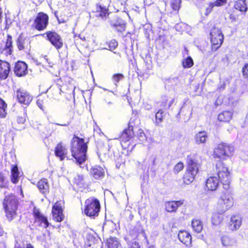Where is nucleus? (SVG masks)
Masks as SVG:
<instances>
[{
    "instance_id": "nucleus-18",
    "label": "nucleus",
    "mask_w": 248,
    "mask_h": 248,
    "mask_svg": "<svg viewBox=\"0 0 248 248\" xmlns=\"http://www.w3.org/2000/svg\"><path fill=\"white\" fill-rule=\"evenodd\" d=\"M185 200L166 201L164 203L165 211L168 213H176L178 209L184 203Z\"/></svg>"
},
{
    "instance_id": "nucleus-51",
    "label": "nucleus",
    "mask_w": 248,
    "mask_h": 248,
    "mask_svg": "<svg viewBox=\"0 0 248 248\" xmlns=\"http://www.w3.org/2000/svg\"><path fill=\"white\" fill-rule=\"evenodd\" d=\"M243 78L248 80V63H246L243 65L241 70Z\"/></svg>"
},
{
    "instance_id": "nucleus-25",
    "label": "nucleus",
    "mask_w": 248,
    "mask_h": 248,
    "mask_svg": "<svg viewBox=\"0 0 248 248\" xmlns=\"http://www.w3.org/2000/svg\"><path fill=\"white\" fill-rule=\"evenodd\" d=\"M198 174V173L186 169L182 177L183 183L185 185H189L195 180Z\"/></svg>"
},
{
    "instance_id": "nucleus-45",
    "label": "nucleus",
    "mask_w": 248,
    "mask_h": 248,
    "mask_svg": "<svg viewBox=\"0 0 248 248\" xmlns=\"http://www.w3.org/2000/svg\"><path fill=\"white\" fill-rule=\"evenodd\" d=\"M124 76L122 73H115L112 76L111 79L114 84L117 85L121 80H123Z\"/></svg>"
},
{
    "instance_id": "nucleus-36",
    "label": "nucleus",
    "mask_w": 248,
    "mask_h": 248,
    "mask_svg": "<svg viewBox=\"0 0 248 248\" xmlns=\"http://www.w3.org/2000/svg\"><path fill=\"white\" fill-rule=\"evenodd\" d=\"M74 184L78 189L84 188L86 185L84 177L83 175H78L74 179Z\"/></svg>"
},
{
    "instance_id": "nucleus-58",
    "label": "nucleus",
    "mask_w": 248,
    "mask_h": 248,
    "mask_svg": "<svg viewBox=\"0 0 248 248\" xmlns=\"http://www.w3.org/2000/svg\"><path fill=\"white\" fill-rule=\"evenodd\" d=\"M229 18L232 21H235L238 18V15L234 12H232L230 13Z\"/></svg>"
},
{
    "instance_id": "nucleus-48",
    "label": "nucleus",
    "mask_w": 248,
    "mask_h": 248,
    "mask_svg": "<svg viewBox=\"0 0 248 248\" xmlns=\"http://www.w3.org/2000/svg\"><path fill=\"white\" fill-rule=\"evenodd\" d=\"M221 242L223 245L226 247L232 246L233 244L232 239L226 235H224L221 237Z\"/></svg>"
},
{
    "instance_id": "nucleus-43",
    "label": "nucleus",
    "mask_w": 248,
    "mask_h": 248,
    "mask_svg": "<svg viewBox=\"0 0 248 248\" xmlns=\"http://www.w3.org/2000/svg\"><path fill=\"white\" fill-rule=\"evenodd\" d=\"M164 112L162 109H159L155 115V123L158 125L161 123L164 118Z\"/></svg>"
},
{
    "instance_id": "nucleus-53",
    "label": "nucleus",
    "mask_w": 248,
    "mask_h": 248,
    "mask_svg": "<svg viewBox=\"0 0 248 248\" xmlns=\"http://www.w3.org/2000/svg\"><path fill=\"white\" fill-rule=\"evenodd\" d=\"M118 45L117 41L114 39L110 40L108 43V47L110 50L115 49L117 47Z\"/></svg>"
},
{
    "instance_id": "nucleus-60",
    "label": "nucleus",
    "mask_w": 248,
    "mask_h": 248,
    "mask_svg": "<svg viewBox=\"0 0 248 248\" xmlns=\"http://www.w3.org/2000/svg\"><path fill=\"white\" fill-rule=\"evenodd\" d=\"M17 121L19 124H24L26 122V117L24 115L19 116L17 118Z\"/></svg>"
},
{
    "instance_id": "nucleus-47",
    "label": "nucleus",
    "mask_w": 248,
    "mask_h": 248,
    "mask_svg": "<svg viewBox=\"0 0 248 248\" xmlns=\"http://www.w3.org/2000/svg\"><path fill=\"white\" fill-rule=\"evenodd\" d=\"M181 3V0H171L170 6L174 11L178 12L180 9Z\"/></svg>"
},
{
    "instance_id": "nucleus-4",
    "label": "nucleus",
    "mask_w": 248,
    "mask_h": 248,
    "mask_svg": "<svg viewBox=\"0 0 248 248\" xmlns=\"http://www.w3.org/2000/svg\"><path fill=\"white\" fill-rule=\"evenodd\" d=\"M234 152V148L232 144L221 142L214 148L212 155L215 159L224 160L231 158Z\"/></svg>"
},
{
    "instance_id": "nucleus-27",
    "label": "nucleus",
    "mask_w": 248,
    "mask_h": 248,
    "mask_svg": "<svg viewBox=\"0 0 248 248\" xmlns=\"http://www.w3.org/2000/svg\"><path fill=\"white\" fill-rule=\"evenodd\" d=\"M37 187L40 192L44 195L49 192V186L46 178L40 179L37 183Z\"/></svg>"
},
{
    "instance_id": "nucleus-42",
    "label": "nucleus",
    "mask_w": 248,
    "mask_h": 248,
    "mask_svg": "<svg viewBox=\"0 0 248 248\" xmlns=\"http://www.w3.org/2000/svg\"><path fill=\"white\" fill-rule=\"evenodd\" d=\"M229 169L228 167L223 162L222 160H219L216 164V171L217 173L220 171L226 170Z\"/></svg>"
},
{
    "instance_id": "nucleus-20",
    "label": "nucleus",
    "mask_w": 248,
    "mask_h": 248,
    "mask_svg": "<svg viewBox=\"0 0 248 248\" xmlns=\"http://www.w3.org/2000/svg\"><path fill=\"white\" fill-rule=\"evenodd\" d=\"M14 71L17 77L25 76L28 72V65L24 62L18 61L15 63Z\"/></svg>"
},
{
    "instance_id": "nucleus-19",
    "label": "nucleus",
    "mask_w": 248,
    "mask_h": 248,
    "mask_svg": "<svg viewBox=\"0 0 248 248\" xmlns=\"http://www.w3.org/2000/svg\"><path fill=\"white\" fill-rule=\"evenodd\" d=\"M55 155L63 161L67 157L68 150L66 145L62 141L59 142L54 148Z\"/></svg>"
},
{
    "instance_id": "nucleus-35",
    "label": "nucleus",
    "mask_w": 248,
    "mask_h": 248,
    "mask_svg": "<svg viewBox=\"0 0 248 248\" xmlns=\"http://www.w3.org/2000/svg\"><path fill=\"white\" fill-rule=\"evenodd\" d=\"M191 226L193 231L196 233L201 232L203 228L202 221L197 218H194L192 220Z\"/></svg>"
},
{
    "instance_id": "nucleus-55",
    "label": "nucleus",
    "mask_w": 248,
    "mask_h": 248,
    "mask_svg": "<svg viewBox=\"0 0 248 248\" xmlns=\"http://www.w3.org/2000/svg\"><path fill=\"white\" fill-rule=\"evenodd\" d=\"M213 3L215 6L220 7L226 4L227 3V0H216Z\"/></svg>"
},
{
    "instance_id": "nucleus-22",
    "label": "nucleus",
    "mask_w": 248,
    "mask_h": 248,
    "mask_svg": "<svg viewBox=\"0 0 248 248\" xmlns=\"http://www.w3.org/2000/svg\"><path fill=\"white\" fill-rule=\"evenodd\" d=\"M74 41L77 46H85L89 42L90 37L86 33L82 32L78 34H74Z\"/></svg>"
},
{
    "instance_id": "nucleus-14",
    "label": "nucleus",
    "mask_w": 248,
    "mask_h": 248,
    "mask_svg": "<svg viewBox=\"0 0 248 248\" xmlns=\"http://www.w3.org/2000/svg\"><path fill=\"white\" fill-rule=\"evenodd\" d=\"M16 97L20 104L25 105H29L33 99L32 95L29 92L21 88L16 91Z\"/></svg>"
},
{
    "instance_id": "nucleus-59",
    "label": "nucleus",
    "mask_w": 248,
    "mask_h": 248,
    "mask_svg": "<svg viewBox=\"0 0 248 248\" xmlns=\"http://www.w3.org/2000/svg\"><path fill=\"white\" fill-rule=\"evenodd\" d=\"M128 248H141V247L139 243L134 241L129 245Z\"/></svg>"
},
{
    "instance_id": "nucleus-38",
    "label": "nucleus",
    "mask_w": 248,
    "mask_h": 248,
    "mask_svg": "<svg viewBox=\"0 0 248 248\" xmlns=\"http://www.w3.org/2000/svg\"><path fill=\"white\" fill-rule=\"evenodd\" d=\"M120 244L116 237H109L107 239L106 246L108 248H118Z\"/></svg>"
},
{
    "instance_id": "nucleus-63",
    "label": "nucleus",
    "mask_w": 248,
    "mask_h": 248,
    "mask_svg": "<svg viewBox=\"0 0 248 248\" xmlns=\"http://www.w3.org/2000/svg\"><path fill=\"white\" fill-rule=\"evenodd\" d=\"M248 125V111L247 112L245 118L244 119V122H243V125L242 126L243 127H244Z\"/></svg>"
},
{
    "instance_id": "nucleus-24",
    "label": "nucleus",
    "mask_w": 248,
    "mask_h": 248,
    "mask_svg": "<svg viewBox=\"0 0 248 248\" xmlns=\"http://www.w3.org/2000/svg\"><path fill=\"white\" fill-rule=\"evenodd\" d=\"M179 240L186 246H190L192 243V237L190 233L185 230L180 231L178 235Z\"/></svg>"
},
{
    "instance_id": "nucleus-17",
    "label": "nucleus",
    "mask_w": 248,
    "mask_h": 248,
    "mask_svg": "<svg viewBox=\"0 0 248 248\" xmlns=\"http://www.w3.org/2000/svg\"><path fill=\"white\" fill-rule=\"evenodd\" d=\"M4 46H0V53L5 56L11 55L13 53V37L10 34L6 35L5 41H4Z\"/></svg>"
},
{
    "instance_id": "nucleus-62",
    "label": "nucleus",
    "mask_w": 248,
    "mask_h": 248,
    "mask_svg": "<svg viewBox=\"0 0 248 248\" xmlns=\"http://www.w3.org/2000/svg\"><path fill=\"white\" fill-rule=\"evenodd\" d=\"M184 111H185V110L183 109V108H181L178 114V115H179L180 116V117H182L184 119H186L187 118H188L189 116H188L185 117V116L183 115V113L184 112Z\"/></svg>"
},
{
    "instance_id": "nucleus-44",
    "label": "nucleus",
    "mask_w": 248,
    "mask_h": 248,
    "mask_svg": "<svg viewBox=\"0 0 248 248\" xmlns=\"http://www.w3.org/2000/svg\"><path fill=\"white\" fill-rule=\"evenodd\" d=\"M9 182L4 176V174L0 172V188H9Z\"/></svg>"
},
{
    "instance_id": "nucleus-52",
    "label": "nucleus",
    "mask_w": 248,
    "mask_h": 248,
    "mask_svg": "<svg viewBox=\"0 0 248 248\" xmlns=\"http://www.w3.org/2000/svg\"><path fill=\"white\" fill-rule=\"evenodd\" d=\"M46 98L47 97L45 96H40L38 98L36 103L40 108H42L44 107V105L46 102Z\"/></svg>"
},
{
    "instance_id": "nucleus-46",
    "label": "nucleus",
    "mask_w": 248,
    "mask_h": 248,
    "mask_svg": "<svg viewBox=\"0 0 248 248\" xmlns=\"http://www.w3.org/2000/svg\"><path fill=\"white\" fill-rule=\"evenodd\" d=\"M168 100L165 98L163 99L161 103V106L165 109H169L174 101V98H172L167 103Z\"/></svg>"
},
{
    "instance_id": "nucleus-56",
    "label": "nucleus",
    "mask_w": 248,
    "mask_h": 248,
    "mask_svg": "<svg viewBox=\"0 0 248 248\" xmlns=\"http://www.w3.org/2000/svg\"><path fill=\"white\" fill-rule=\"evenodd\" d=\"M215 7L213 2H210L208 6L206 8L205 15L206 16L209 15L213 10V8Z\"/></svg>"
},
{
    "instance_id": "nucleus-32",
    "label": "nucleus",
    "mask_w": 248,
    "mask_h": 248,
    "mask_svg": "<svg viewBox=\"0 0 248 248\" xmlns=\"http://www.w3.org/2000/svg\"><path fill=\"white\" fill-rule=\"evenodd\" d=\"M233 113L230 110H225L220 113L217 116L218 120L220 122L229 123L232 118Z\"/></svg>"
},
{
    "instance_id": "nucleus-1",
    "label": "nucleus",
    "mask_w": 248,
    "mask_h": 248,
    "mask_svg": "<svg viewBox=\"0 0 248 248\" xmlns=\"http://www.w3.org/2000/svg\"><path fill=\"white\" fill-rule=\"evenodd\" d=\"M89 142V138L83 136L79 137L76 134L73 135L70 142V151L72 156L79 165L87 159Z\"/></svg>"
},
{
    "instance_id": "nucleus-30",
    "label": "nucleus",
    "mask_w": 248,
    "mask_h": 248,
    "mask_svg": "<svg viewBox=\"0 0 248 248\" xmlns=\"http://www.w3.org/2000/svg\"><path fill=\"white\" fill-rule=\"evenodd\" d=\"M131 235H132L135 239H138L140 235H142L144 237H146L144 230L140 224L137 225L130 231Z\"/></svg>"
},
{
    "instance_id": "nucleus-37",
    "label": "nucleus",
    "mask_w": 248,
    "mask_h": 248,
    "mask_svg": "<svg viewBox=\"0 0 248 248\" xmlns=\"http://www.w3.org/2000/svg\"><path fill=\"white\" fill-rule=\"evenodd\" d=\"M208 138L207 133L205 131H200L195 136V141L198 144L205 143Z\"/></svg>"
},
{
    "instance_id": "nucleus-2",
    "label": "nucleus",
    "mask_w": 248,
    "mask_h": 248,
    "mask_svg": "<svg viewBox=\"0 0 248 248\" xmlns=\"http://www.w3.org/2000/svg\"><path fill=\"white\" fill-rule=\"evenodd\" d=\"M18 204V198L14 194H10L4 197L2 205L5 216L9 221H12L16 216Z\"/></svg>"
},
{
    "instance_id": "nucleus-61",
    "label": "nucleus",
    "mask_w": 248,
    "mask_h": 248,
    "mask_svg": "<svg viewBox=\"0 0 248 248\" xmlns=\"http://www.w3.org/2000/svg\"><path fill=\"white\" fill-rule=\"evenodd\" d=\"M222 103H223L222 98L220 97H217V100H216V101L215 102V104L217 106L221 105Z\"/></svg>"
},
{
    "instance_id": "nucleus-13",
    "label": "nucleus",
    "mask_w": 248,
    "mask_h": 248,
    "mask_svg": "<svg viewBox=\"0 0 248 248\" xmlns=\"http://www.w3.org/2000/svg\"><path fill=\"white\" fill-rule=\"evenodd\" d=\"M201 166L197 155L196 154H190L186 158V169L199 173Z\"/></svg>"
},
{
    "instance_id": "nucleus-15",
    "label": "nucleus",
    "mask_w": 248,
    "mask_h": 248,
    "mask_svg": "<svg viewBox=\"0 0 248 248\" xmlns=\"http://www.w3.org/2000/svg\"><path fill=\"white\" fill-rule=\"evenodd\" d=\"M11 72V68L10 63L0 59V87L2 85V82L9 77Z\"/></svg>"
},
{
    "instance_id": "nucleus-23",
    "label": "nucleus",
    "mask_w": 248,
    "mask_h": 248,
    "mask_svg": "<svg viewBox=\"0 0 248 248\" xmlns=\"http://www.w3.org/2000/svg\"><path fill=\"white\" fill-rule=\"evenodd\" d=\"M219 179L213 176L209 177L206 181L205 186L208 190L215 191L219 186Z\"/></svg>"
},
{
    "instance_id": "nucleus-8",
    "label": "nucleus",
    "mask_w": 248,
    "mask_h": 248,
    "mask_svg": "<svg viewBox=\"0 0 248 248\" xmlns=\"http://www.w3.org/2000/svg\"><path fill=\"white\" fill-rule=\"evenodd\" d=\"M210 35L211 50L216 51L221 46L224 41V35L220 29L214 27L210 31Z\"/></svg>"
},
{
    "instance_id": "nucleus-57",
    "label": "nucleus",
    "mask_w": 248,
    "mask_h": 248,
    "mask_svg": "<svg viewBox=\"0 0 248 248\" xmlns=\"http://www.w3.org/2000/svg\"><path fill=\"white\" fill-rule=\"evenodd\" d=\"M212 221L214 224L217 225L221 221V219L217 215H214L212 218Z\"/></svg>"
},
{
    "instance_id": "nucleus-64",
    "label": "nucleus",
    "mask_w": 248,
    "mask_h": 248,
    "mask_svg": "<svg viewBox=\"0 0 248 248\" xmlns=\"http://www.w3.org/2000/svg\"><path fill=\"white\" fill-rule=\"evenodd\" d=\"M15 248H35L31 243H29L26 245V246L25 247H15Z\"/></svg>"
},
{
    "instance_id": "nucleus-33",
    "label": "nucleus",
    "mask_w": 248,
    "mask_h": 248,
    "mask_svg": "<svg viewBox=\"0 0 248 248\" xmlns=\"http://www.w3.org/2000/svg\"><path fill=\"white\" fill-rule=\"evenodd\" d=\"M19 172L16 164L12 166L11 169L10 179L12 183L17 184L19 180Z\"/></svg>"
},
{
    "instance_id": "nucleus-34",
    "label": "nucleus",
    "mask_w": 248,
    "mask_h": 248,
    "mask_svg": "<svg viewBox=\"0 0 248 248\" xmlns=\"http://www.w3.org/2000/svg\"><path fill=\"white\" fill-rule=\"evenodd\" d=\"M96 13H98V16L102 18H106L109 15L108 9L106 6H103L100 4L96 5Z\"/></svg>"
},
{
    "instance_id": "nucleus-28",
    "label": "nucleus",
    "mask_w": 248,
    "mask_h": 248,
    "mask_svg": "<svg viewBox=\"0 0 248 248\" xmlns=\"http://www.w3.org/2000/svg\"><path fill=\"white\" fill-rule=\"evenodd\" d=\"M140 124L139 113L137 111H133L131 117L128 122V127L133 129L134 127H138Z\"/></svg>"
},
{
    "instance_id": "nucleus-3",
    "label": "nucleus",
    "mask_w": 248,
    "mask_h": 248,
    "mask_svg": "<svg viewBox=\"0 0 248 248\" xmlns=\"http://www.w3.org/2000/svg\"><path fill=\"white\" fill-rule=\"evenodd\" d=\"M100 210V201L97 198L92 196L85 200L82 212L86 216L94 219L99 216Z\"/></svg>"
},
{
    "instance_id": "nucleus-54",
    "label": "nucleus",
    "mask_w": 248,
    "mask_h": 248,
    "mask_svg": "<svg viewBox=\"0 0 248 248\" xmlns=\"http://www.w3.org/2000/svg\"><path fill=\"white\" fill-rule=\"evenodd\" d=\"M138 136L139 140L141 141H143L144 140H147V137H146L145 134L143 131V130H142L141 129H140L139 130V132L138 133Z\"/></svg>"
},
{
    "instance_id": "nucleus-21",
    "label": "nucleus",
    "mask_w": 248,
    "mask_h": 248,
    "mask_svg": "<svg viewBox=\"0 0 248 248\" xmlns=\"http://www.w3.org/2000/svg\"><path fill=\"white\" fill-rule=\"evenodd\" d=\"M17 47L19 51H29L31 47L29 38L19 36L16 40Z\"/></svg>"
},
{
    "instance_id": "nucleus-26",
    "label": "nucleus",
    "mask_w": 248,
    "mask_h": 248,
    "mask_svg": "<svg viewBox=\"0 0 248 248\" xmlns=\"http://www.w3.org/2000/svg\"><path fill=\"white\" fill-rule=\"evenodd\" d=\"M90 173L95 179H101L105 175L104 169L101 167L98 166H95L91 168Z\"/></svg>"
},
{
    "instance_id": "nucleus-50",
    "label": "nucleus",
    "mask_w": 248,
    "mask_h": 248,
    "mask_svg": "<svg viewBox=\"0 0 248 248\" xmlns=\"http://www.w3.org/2000/svg\"><path fill=\"white\" fill-rule=\"evenodd\" d=\"M112 26L118 32L123 33L125 31L126 24L125 23L114 24L112 25Z\"/></svg>"
},
{
    "instance_id": "nucleus-31",
    "label": "nucleus",
    "mask_w": 248,
    "mask_h": 248,
    "mask_svg": "<svg viewBox=\"0 0 248 248\" xmlns=\"http://www.w3.org/2000/svg\"><path fill=\"white\" fill-rule=\"evenodd\" d=\"M103 243L100 239H95L94 238L89 240L81 248H101Z\"/></svg>"
},
{
    "instance_id": "nucleus-11",
    "label": "nucleus",
    "mask_w": 248,
    "mask_h": 248,
    "mask_svg": "<svg viewBox=\"0 0 248 248\" xmlns=\"http://www.w3.org/2000/svg\"><path fill=\"white\" fill-rule=\"evenodd\" d=\"M32 216L33 217V223L35 226L46 229L50 223L47 217L42 213L39 209L34 208L32 211Z\"/></svg>"
},
{
    "instance_id": "nucleus-29",
    "label": "nucleus",
    "mask_w": 248,
    "mask_h": 248,
    "mask_svg": "<svg viewBox=\"0 0 248 248\" xmlns=\"http://www.w3.org/2000/svg\"><path fill=\"white\" fill-rule=\"evenodd\" d=\"M241 225V220L238 216L234 215L231 218L229 225V229L232 231H235L239 228Z\"/></svg>"
},
{
    "instance_id": "nucleus-16",
    "label": "nucleus",
    "mask_w": 248,
    "mask_h": 248,
    "mask_svg": "<svg viewBox=\"0 0 248 248\" xmlns=\"http://www.w3.org/2000/svg\"><path fill=\"white\" fill-rule=\"evenodd\" d=\"M217 174L221 183L222 184L223 188L226 190H229L231 182V172L229 169L220 171Z\"/></svg>"
},
{
    "instance_id": "nucleus-6",
    "label": "nucleus",
    "mask_w": 248,
    "mask_h": 248,
    "mask_svg": "<svg viewBox=\"0 0 248 248\" xmlns=\"http://www.w3.org/2000/svg\"><path fill=\"white\" fill-rule=\"evenodd\" d=\"M234 200L232 193L229 191L224 192L218 200L217 209L220 213H224L233 205Z\"/></svg>"
},
{
    "instance_id": "nucleus-12",
    "label": "nucleus",
    "mask_w": 248,
    "mask_h": 248,
    "mask_svg": "<svg viewBox=\"0 0 248 248\" xmlns=\"http://www.w3.org/2000/svg\"><path fill=\"white\" fill-rule=\"evenodd\" d=\"M53 90H56L59 94L62 93L73 94L75 86L70 83H63L61 78L56 80L55 86L52 87Z\"/></svg>"
},
{
    "instance_id": "nucleus-10",
    "label": "nucleus",
    "mask_w": 248,
    "mask_h": 248,
    "mask_svg": "<svg viewBox=\"0 0 248 248\" xmlns=\"http://www.w3.org/2000/svg\"><path fill=\"white\" fill-rule=\"evenodd\" d=\"M64 203L63 199L60 200L56 201L52 207V217L55 222H61L64 220V215L63 212Z\"/></svg>"
},
{
    "instance_id": "nucleus-40",
    "label": "nucleus",
    "mask_w": 248,
    "mask_h": 248,
    "mask_svg": "<svg viewBox=\"0 0 248 248\" xmlns=\"http://www.w3.org/2000/svg\"><path fill=\"white\" fill-rule=\"evenodd\" d=\"M234 8L241 12H246L248 10L245 0H237L234 4Z\"/></svg>"
},
{
    "instance_id": "nucleus-49",
    "label": "nucleus",
    "mask_w": 248,
    "mask_h": 248,
    "mask_svg": "<svg viewBox=\"0 0 248 248\" xmlns=\"http://www.w3.org/2000/svg\"><path fill=\"white\" fill-rule=\"evenodd\" d=\"M184 168V163L182 161H179L174 166L173 168V171L175 174H177L182 171Z\"/></svg>"
},
{
    "instance_id": "nucleus-9",
    "label": "nucleus",
    "mask_w": 248,
    "mask_h": 248,
    "mask_svg": "<svg viewBox=\"0 0 248 248\" xmlns=\"http://www.w3.org/2000/svg\"><path fill=\"white\" fill-rule=\"evenodd\" d=\"M40 35L44 37L56 49H60L63 47V40L57 32L49 30Z\"/></svg>"
},
{
    "instance_id": "nucleus-7",
    "label": "nucleus",
    "mask_w": 248,
    "mask_h": 248,
    "mask_svg": "<svg viewBox=\"0 0 248 248\" xmlns=\"http://www.w3.org/2000/svg\"><path fill=\"white\" fill-rule=\"evenodd\" d=\"M49 22L48 15L43 12H40L35 16L31 27L33 30L38 31H43L47 29Z\"/></svg>"
},
{
    "instance_id": "nucleus-5",
    "label": "nucleus",
    "mask_w": 248,
    "mask_h": 248,
    "mask_svg": "<svg viewBox=\"0 0 248 248\" xmlns=\"http://www.w3.org/2000/svg\"><path fill=\"white\" fill-rule=\"evenodd\" d=\"M134 137L135 134L132 128L127 127L121 132L118 139L123 149L131 150L135 147Z\"/></svg>"
},
{
    "instance_id": "nucleus-41",
    "label": "nucleus",
    "mask_w": 248,
    "mask_h": 248,
    "mask_svg": "<svg viewBox=\"0 0 248 248\" xmlns=\"http://www.w3.org/2000/svg\"><path fill=\"white\" fill-rule=\"evenodd\" d=\"M182 65L184 68H189L194 65V62L190 56H188L184 59L182 61Z\"/></svg>"
},
{
    "instance_id": "nucleus-39",
    "label": "nucleus",
    "mask_w": 248,
    "mask_h": 248,
    "mask_svg": "<svg viewBox=\"0 0 248 248\" xmlns=\"http://www.w3.org/2000/svg\"><path fill=\"white\" fill-rule=\"evenodd\" d=\"M7 104L4 100L0 97V118H5L7 114Z\"/></svg>"
}]
</instances>
